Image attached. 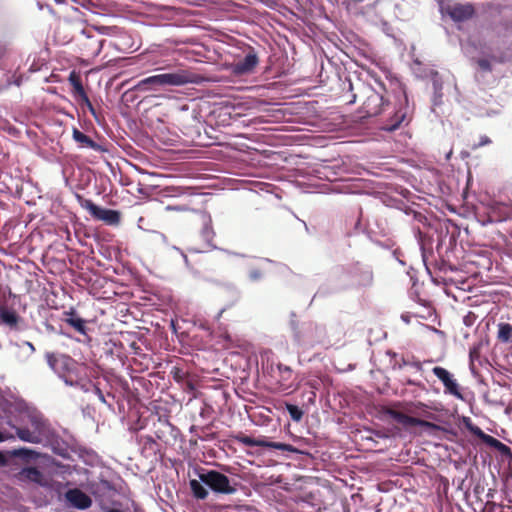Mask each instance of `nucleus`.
<instances>
[{
	"label": "nucleus",
	"mask_w": 512,
	"mask_h": 512,
	"mask_svg": "<svg viewBox=\"0 0 512 512\" xmlns=\"http://www.w3.org/2000/svg\"><path fill=\"white\" fill-rule=\"evenodd\" d=\"M17 438L31 444H42L51 437L47 419L36 409H27L19 416L18 423H9Z\"/></svg>",
	"instance_id": "f257e3e1"
},
{
	"label": "nucleus",
	"mask_w": 512,
	"mask_h": 512,
	"mask_svg": "<svg viewBox=\"0 0 512 512\" xmlns=\"http://www.w3.org/2000/svg\"><path fill=\"white\" fill-rule=\"evenodd\" d=\"M198 478L199 480L191 479L189 482L193 496L197 499L207 498L209 493L205 486L216 494L231 495L237 491V481L217 470L201 468L198 471Z\"/></svg>",
	"instance_id": "f03ea898"
},
{
	"label": "nucleus",
	"mask_w": 512,
	"mask_h": 512,
	"mask_svg": "<svg viewBox=\"0 0 512 512\" xmlns=\"http://www.w3.org/2000/svg\"><path fill=\"white\" fill-rule=\"evenodd\" d=\"M200 76L186 69L152 75L141 79L136 88L140 91H158L166 87H179L187 84H198Z\"/></svg>",
	"instance_id": "7ed1b4c3"
},
{
	"label": "nucleus",
	"mask_w": 512,
	"mask_h": 512,
	"mask_svg": "<svg viewBox=\"0 0 512 512\" xmlns=\"http://www.w3.org/2000/svg\"><path fill=\"white\" fill-rule=\"evenodd\" d=\"M359 88L365 98L361 107V112L364 116H377L390 108L389 102L385 100L382 93L376 91L371 86H366L362 83H358L357 89Z\"/></svg>",
	"instance_id": "20e7f679"
},
{
	"label": "nucleus",
	"mask_w": 512,
	"mask_h": 512,
	"mask_svg": "<svg viewBox=\"0 0 512 512\" xmlns=\"http://www.w3.org/2000/svg\"><path fill=\"white\" fill-rule=\"evenodd\" d=\"M293 338L299 347L309 348L321 342L324 337V329L316 323L304 322L300 326L291 321Z\"/></svg>",
	"instance_id": "39448f33"
},
{
	"label": "nucleus",
	"mask_w": 512,
	"mask_h": 512,
	"mask_svg": "<svg viewBox=\"0 0 512 512\" xmlns=\"http://www.w3.org/2000/svg\"><path fill=\"white\" fill-rule=\"evenodd\" d=\"M512 217V205L509 203L491 200L487 203L485 211L477 214L482 226L500 223Z\"/></svg>",
	"instance_id": "423d86ee"
},
{
	"label": "nucleus",
	"mask_w": 512,
	"mask_h": 512,
	"mask_svg": "<svg viewBox=\"0 0 512 512\" xmlns=\"http://www.w3.org/2000/svg\"><path fill=\"white\" fill-rule=\"evenodd\" d=\"M408 97L405 92L398 101V105L393 108L386 122L383 124L382 129L386 131H395L409 116Z\"/></svg>",
	"instance_id": "0eeeda50"
},
{
	"label": "nucleus",
	"mask_w": 512,
	"mask_h": 512,
	"mask_svg": "<svg viewBox=\"0 0 512 512\" xmlns=\"http://www.w3.org/2000/svg\"><path fill=\"white\" fill-rule=\"evenodd\" d=\"M79 203L82 208L89 211V213L97 220H102L108 224H116L120 220L119 212L111 209L102 208L90 199H84L81 196H77Z\"/></svg>",
	"instance_id": "6e6552de"
},
{
	"label": "nucleus",
	"mask_w": 512,
	"mask_h": 512,
	"mask_svg": "<svg viewBox=\"0 0 512 512\" xmlns=\"http://www.w3.org/2000/svg\"><path fill=\"white\" fill-rule=\"evenodd\" d=\"M48 366L59 376L63 377L66 373L73 372L76 369L75 360L61 353H46Z\"/></svg>",
	"instance_id": "1a4fd4ad"
},
{
	"label": "nucleus",
	"mask_w": 512,
	"mask_h": 512,
	"mask_svg": "<svg viewBox=\"0 0 512 512\" xmlns=\"http://www.w3.org/2000/svg\"><path fill=\"white\" fill-rule=\"evenodd\" d=\"M446 0H437L442 13L448 14L455 22H463L473 17L475 10L472 4H445Z\"/></svg>",
	"instance_id": "9d476101"
},
{
	"label": "nucleus",
	"mask_w": 512,
	"mask_h": 512,
	"mask_svg": "<svg viewBox=\"0 0 512 512\" xmlns=\"http://www.w3.org/2000/svg\"><path fill=\"white\" fill-rule=\"evenodd\" d=\"M328 284L331 286L332 292H336L351 286L352 270H350V267H335L330 273Z\"/></svg>",
	"instance_id": "9b49d317"
},
{
	"label": "nucleus",
	"mask_w": 512,
	"mask_h": 512,
	"mask_svg": "<svg viewBox=\"0 0 512 512\" xmlns=\"http://www.w3.org/2000/svg\"><path fill=\"white\" fill-rule=\"evenodd\" d=\"M237 441L248 447H266L287 452H297V449L286 443L268 441L265 437L255 439L247 435L238 436Z\"/></svg>",
	"instance_id": "f8f14e48"
},
{
	"label": "nucleus",
	"mask_w": 512,
	"mask_h": 512,
	"mask_svg": "<svg viewBox=\"0 0 512 512\" xmlns=\"http://www.w3.org/2000/svg\"><path fill=\"white\" fill-rule=\"evenodd\" d=\"M432 372L443 383L445 393L453 395L458 399H463L457 381L447 369L436 366L432 369Z\"/></svg>",
	"instance_id": "ddd939ff"
},
{
	"label": "nucleus",
	"mask_w": 512,
	"mask_h": 512,
	"mask_svg": "<svg viewBox=\"0 0 512 512\" xmlns=\"http://www.w3.org/2000/svg\"><path fill=\"white\" fill-rule=\"evenodd\" d=\"M388 415L394 421H396L397 423H400L404 426H419V427L433 429V430L441 429L440 426L435 423H432V422H429V421H426L423 419H419L416 417H412V416L406 415V414L396 411V410H392V409L389 410Z\"/></svg>",
	"instance_id": "4468645a"
},
{
	"label": "nucleus",
	"mask_w": 512,
	"mask_h": 512,
	"mask_svg": "<svg viewBox=\"0 0 512 512\" xmlns=\"http://www.w3.org/2000/svg\"><path fill=\"white\" fill-rule=\"evenodd\" d=\"M259 60L257 54L252 50L248 52L244 58L234 62L231 65V72L236 76L250 74L254 71Z\"/></svg>",
	"instance_id": "2eb2a0df"
},
{
	"label": "nucleus",
	"mask_w": 512,
	"mask_h": 512,
	"mask_svg": "<svg viewBox=\"0 0 512 512\" xmlns=\"http://www.w3.org/2000/svg\"><path fill=\"white\" fill-rule=\"evenodd\" d=\"M0 324L8 328L10 331H20L23 328V320L16 311L1 307L0 308Z\"/></svg>",
	"instance_id": "dca6fc26"
},
{
	"label": "nucleus",
	"mask_w": 512,
	"mask_h": 512,
	"mask_svg": "<svg viewBox=\"0 0 512 512\" xmlns=\"http://www.w3.org/2000/svg\"><path fill=\"white\" fill-rule=\"evenodd\" d=\"M65 498L72 507L80 510H85L92 505L90 496L78 488L69 489L65 493Z\"/></svg>",
	"instance_id": "f3484780"
},
{
	"label": "nucleus",
	"mask_w": 512,
	"mask_h": 512,
	"mask_svg": "<svg viewBox=\"0 0 512 512\" xmlns=\"http://www.w3.org/2000/svg\"><path fill=\"white\" fill-rule=\"evenodd\" d=\"M352 270V285L368 286L373 281V273L367 266L359 264L350 266Z\"/></svg>",
	"instance_id": "a211bd4d"
},
{
	"label": "nucleus",
	"mask_w": 512,
	"mask_h": 512,
	"mask_svg": "<svg viewBox=\"0 0 512 512\" xmlns=\"http://www.w3.org/2000/svg\"><path fill=\"white\" fill-rule=\"evenodd\" d=\"M202 219V229H201V237L206 243L208 249L214 250L218 249L216 245L213 243V239L215 237V232L212 227V218L211 215L206 212H201Z\"/></svg>",
	"instance_id": "6ab92c4d"
},
{
	"label": "nucleus",
	"mask_w": 512,
	"mask_h": 512,
	"mask_svg": "<svg viewBox=\"0 0 512 512\" xmlns=\"http://www.w3.org/2000/svg\"><path fill=\"white\" fill-rule=\"evenodd\" d=\"M19 477L21 480L33 482L40 486H46V480L42 472L36 467H26L22 468L19 472Z\"/></svg>",
	"instance_id": "aec40b11"
},
{
	"label": "nucleus",
	"mask_w": 512,
	"mask_h": 512,
	"mask_svg": "<svg viewBox=\"0 0 512 512\" xmlns=\"http://www.w3.org/2000/svg\"><path fill=\"white\" fill-rule=\"evenodd\" d=\"M72 136H73L74 141L79 143L81 147L90 148L94 151L100 150V145L97 144L94 140H92L89 136H87L80 130L74 128Z\"/></svg>",
	"instance_id": "412c9836"
},
{
	"label": "nucleus",
	"mask_w": 512,
	"mask_h": 512,
	"mask_svg": "<svg viewBox=\"0 0 512 512\" xmlns=\"http://www.w3.org/2000/svg\"><path fill=\"white\" fill-rule=\"evenodd\" d=\"M497 328V339L501 343H512V324L500 322Z\"/></svg>",
	"instance_id": "4be33fe9"
},
{
	"label": "nucleus",
	"mask_w": 512,
	"mask_h": 512,
	"mask_svg": "<svg viewBox=\"0 0 512 512\" xmlns=\"http://www.w3.org/2000/svg\"><path fill=\"white\" fill-rule=\"evenodd\" d=\"M66 323L73 327L80 334L86 335L87 329L85 325V320L76 315L74 312L68 314V317L66 318Z\"/></svg>",
	"instance_id": "5701e85b"
},
{
	"label": "nucleus",
	"mask_w": 512,
	"mask_h": 512,
	"mask_svg": "<svg viewBox=\"0 0 512 512\" xmlns=\"http://www.w3.org/2000/svg\"><path fill=\"white\" fill-rule=\"evenodd\" d=\"M11 455L26 461L34 460L39 457V453L33 449L21 447L11 451Z\"/></svg>",
	"instance_id": "b1692460"
},
{
	"label": "nucleus",
	"mask_w": 512,
	"mask_h": 512,
	"mask_svg": "<svg viewBox=\"0 0 512 512\" xmlns=\"http://www.w3.org/2000/svg\"><path fill=\"white\" fill-rule=\"evenodd\" d=\"M46 442H50L52 451L63 457L66 458L69 455L68 447L64 442H60L58 439L53 438V432L51 431V437Z\"/></svg>",
	"instance_id": "393cba45"
},
{
	"label": "nucleus",
	"mask_w": 512,
	"mask_h": 512,
	"mask_svg": "<svg viewBox=\"0 0 512 512\" xmlns=\"http://www.w3.org/2000/svg\"><path fill=\"white\" fill-rule=\"evenodd\" d=\"M69 82L73 87L74 90V96L79 99H86V92L84 90V87L80 81V79L75 76L74 74H71L69 76Z\"/></svg>",
	"instance_id": "a878e982"
},
{
	"label": "nucleus",
	"mask_w": 512,
	"mask_h": 512,
	"mask_svg": "<svg viewBox=\"0 0 512 512\" xmlns=\"http://www.w3.org/2000/svg\"><path fill=\"white\" fill-rule=\"evenodd\" d=\"M488 440H489V443L487 444L488 446L496 449L497 451H499L504 456H510L511 455V449L506 444L502 443L501 441H499L495 437H492L491 439H488Z\"/></svg>",
	"instance_id": "bb28decb"
},
{
	"label": "nucleus",
	"mask_w": 512,
	"mask_h": 512,
	"mask_svg": "<svg viewBox=\"0 0 512 512\" xmlns=\"http://www.w3.org/2000/svg\"><path fill=\"white\" fill-rule=\"evenodd\" d=\"M83 390L85 392H89V391H92L96 396L97 398L99 399V401H101L103 404H106L108 405L109 407L112 406L111 403H107V400H106V397L105 395L103 394V392L101 391V389L96 386L95 384L93 383H89V387H85V385L82 386Z\"/></svg>",
	"instance_id": "cd10ccee"
},
{
	"label": "nucleus",
	"mask_w": 512,
	"mask_h": 512,
	"mask_svg": "<svg viewBox=\"0 0 512 512\" xmlns=\"http://www.w3.org/2000/svg\"><path fill=\"white\" fill-rule=\"evenodd\" d=\"M286 410L290 418L295 422H299L303 417V411L297 405L286 404Z\"/></svg>",
	"instance_id": "c85d7f7f"
},
{
	"label": "nucleus",
	"mask_w": 512,
	"mask_h": 512,
	"mask_svg": "<svg viewBox=\"0 0 512 512\" xmlns=\"http://www.w3.org/2000/svg\"><path fill=\"white\" fill-rule=\"evenodd\" d=\"M469 432H471L473 435L481 439L485 444H488V439H491L493 437L491 435L486 434L480 427L476 425L469 426Z\"/></svg>",
	"instance_id": "c756f323"
},
{
	"label": "nucleus",
	"mask_w": 512,
	"mask_h": 512,
	"mask_svg": "<svg viewBox=\"0 0 512 512\" xmlns=\"http://www.w3.org/2000/svg\"><path fill=\"white\" fill-rule=\"evenodd\" d=\"M277 369L280 374L281 381H283V385H286V382H288L292 376V370L289 366L278 364Z\"/></svg>",
	"instance_id": "7c9ffc66"
},
{
	"label": "nucleus",
	"mask_w": 512,
	"mask_h": 512,
	"mask_svg": "<svg viewBox=\"0 0 512 512\" xmlns=\"http://www.w3.org/2000/svg\"><path fill=\"white\" fill-rule=\"evenodd\" d=\"M431 81L433 86V91H442L443 89V82L438 72L433 71L431 73Z\"/></svg>",
	"instance_id": "2f4dec72"
},
{
	"label": "nucleus",
	"mask_w": 512,
	"mask_h": 512,
	"mask_svg": "<svg viewBox=\"0 0 512 512\" xmlns=\"http://www.w3.org/2000/svg\"><path fill=\"white\" fill-rule=\"evenodd\" d=\"M262 261L273 264L276 271L280 274L286 275L287 273H290L289 267L283 263H276L268 258H263Z\"/></svg>",
	"instance_id": "473e14b6"
},
{
	"label": "nucleus",
	"mask_w": 512,
	"mask_h": 512,
	"mask_svg": "<svg viewBox=\"0 0 512 512\" xmlns=\"http://www.w3.org/2000/svg\"><path fill=\"white\" fill-rule=\"evenodd\" d=\"M443 102V93L442 91H433L432 97V111L437 113L436 108L440 106Z\"/></svg>",
	"instance_id": "72a5a7b5"
},
{
	"label": "nucleus",
	"mask_w": 512,
	"mask_h": 512,
	"mask_svg": "<svg viewBox=\"0 0 512 512\" xmlns=\"http://www.w3.org/2000/svg\"><path fill=\"white\" fill-rule=\"evenodd\" d=\"M248 278L251 282L260 281L263 278V273L258 268H252L248 273Z\"/></svg>",
	"instance_id": "f704fd0d"
},
{
	"label": "nucleus",
	"mask_w": 512,
	"mask_h": 512,
	"mask_svg": "<svg viewBox=\"0 0 512 512\" xmlns=\"http://www.w3.org/2000/svg\"><path fill=\"white\" fill-rule=\"evenodd\" d=\"M477 64L480 67V69L483 71H487V72L492 71V66H491L489 60H487V59L481 58L477 61Z\"/></svg>",
	"instance_id": "c9c22d12"
},
{
	"label": "nucleus",
	"mask_w": 512,
	"mask_h": 512,
	"mask_svg": "<svg viewBox=\"0 0 512 512\" xmlns=\"http://www.w3.org/2000/svg\"><path fill=\"white\" fill-rule=\"evenodd\" d=\"M389 355H391L393 358H394V361H393V368L396 369V368H399L401 369L402 367H404L405 365H403V362H402V357H398V355L396 353H391V352H388Z\"/></svg>",
	"instance_id": "e433bc0d"
},
{
	"label": "nucleus",
	"mask_w": 512,
	"mask_h": 512,
	"mask_svg": "<svg viewBox=\"0 0 512 512\" xmlns=\"http://www.w3.org/2000/svg\"><path fill=\"white\" fill-rule=\"evenodd\" d=\"M347 84H348V89L351 92L350 99L347 101V103L354 104L357 99V94L353 92L355 89V86L353 85V83L350 80H348Z\"/></svg>",
	"instance_id": "4c0bfd02"
},
{
	"label": "nucleus",
	"mask_w": 512,
	"mask_h": 512,
	"mask_svg": "<svg viewBox=\"0 0 512 512\" xmlns=\"http://www.w3.org/2000/svg\"><path fill=\"white\" fill-rule=\"evenodd\" d=\"M402 362H403V365L409 366V367L415 369L416 371L422 370V364L418 361L409 362V361H406L405 359H402Z\"/></svg>",
	"instance_id": "58836bf2"
},
{
	"label": "nucleus",
	"mask_w": 512,
	"mask_h": 512,
	"mask_svg": "<svg viewBox=\"0 0 512 512\" xmlns=\"http://www.w3.org/2000/svg\"><path fill=\"white\" fill-rule=\"evenodd\" d=\"M165 209L167 211H178V212L189 210V208L185 205H168L165 207Z\"/></svg>",
	"instance_id": "ea45409f"
},
{
	"label": "nucleus",
	"mask_w": 512,
	"mask_h": 512,
	"mask_svg": "<svg viewBox=\"0 0 512 512\" xmlns=\"http://www.w3.org/2000/svg\"><path fill=\"white\" fill-rule=\"evenodd\" d=\"M80 100L87 106V108L91 112V114L96 117V111H95L91 101L89 100L88 96L86 95V99H80Z\"/></svg>",
	"instance_id": "a19ab883"
},
{
	"label": "nucleus",
	"mask_w": 512,
	"mask_h": 512,
	"mask_svg": "<svg viewBox=\"0 0 512 512\" xmlns=\"http://www.w3.org/2000/svg\"><path fill=\"white\" fill-rule=\"evenodd\" d=\"M469 357H470V362H473V363H475V361L479 359V353H478L477 348H473L470 350Z\"/></svg>",
	"instance_id": "79ce46f5"
},
{
	"label": "nucleus",
	"mask_w": 512,
	"mask_h": 512,
	"mask_svg": "<svg viewBox=\"0 0 512 512\" xmlns=\"http://www.w3.org/2000/svg\"><path fill=\"white\" fill-rule=\"evenodd\" d=\"M490 143H491L490 138L488 136L484 135V136L480 137V141L477 145H475V147H482V146L488 145Z\"/></svg>",
	"instance_id": "37998d69"
},
{
	"label": "nucleus",
	"mask_w": 512,
	"mask_h": 512,
	"mask_svg": "<svg viewBox=\"0 0 512 512\" xmlns=\"http://www.w3.org/2000/svg\"><path fill=\"white\" fill-rule=\"evenodd\" d=\"M474 314L469 313L467 316L464 317L463 322L466 326H471L473 324Z\"/></svg>",
	"instance_id": "c03bdc74"
},
{
	"label": "nucleus",
	"mask_w": 512,
	"mask_h": 512,
	"mask_svg": "<svg viewBox=\"0 0 512 512\" xmlns=\"http://www.w3.org/2000/svg\"><path fill=\"white\" fill-rule=\"evenodd\" d=\"M405 383L407 385H410V386H417V387H420V388L424 389V385L420 381H416V380H413V379H407L405 381Z\"/></svg>",
	"instance_id": "a18cd8bd"
},
{
	"label": "nucleus",
	"mask_w": 512,
	"mask_h": 512,
	"mask_svg": "<svg viewBox=\"0 0 512 512\" xmlns=\"http://www.w3.org/2000/svg\"><path fill=\"white\" fill-rule=\"evenodd\" d=\"M220 250L223 251L228 256L245 257L244 254H240V253H237V252H234L231 250H227V249H220Z\"/></svg>",
	"instance_id": "49530a36"
},
{
	"label": "nucleus",
	"mask_w": 512,
	"mask_h": 512,
	"mask_svg": "<svg viewBox=\"0 0 512 512\" xmlns=\"http://www.w3.org/2000/svg\"><path fill=\"white\" fill-rule=\"evenodd\" d=\"M470 371L475 378H478L479 374L476 370L475 363H473V362H470Z\"/></svg>",
	"instance_id": "de8ad7c7"
},
{
	"label": "nucleus",
	"mask_w": 512,
	"mask_h": 512,
	"mask_svg": "<svg viewBox=\"0 0 512 512\" xmlns=\"http://www.w3.org/2000/svg\"><path fill=\"white\" fill-rule=\"evenodd\" d=\"M463 423L465 425V427L467 428V430L469 431V426H474V424L472 423L471 419L469 417H464L463 418Z\"/></svg>",
	"instance_id": "09e8293b"
},
{
	"label": "nucleus",
	"mask_w": 512,
	"mask_h": 512,
	"mask_svg": "<svg viewBox=\"0 0 512 512\" xmlns=\"http://www.w3.org/2000/svg\"><path fill=\"white\" fill-rule=\"evenodd\" d=\"M7 465V459L5 455L0 451V467Z\"/></svg>",
	"instance_id": "8fccbe9b"
},
{
	"label": "nucleus",
	"mask_w": 512,
	"mask_h": 512,
	"mask_svg": "<svg viewBox=\"0 0 512 512\" xmlns=\"http://www.w3.org/2000/svg\"><path fill=\"white\" fill-rule=\"evenodd\" d=\"M60 378L63 379L65 384L68 386H74L76 384L74 381L69 380L65 375H63V377Z\"/></svg>",
	"instance_id": "3c124183"
},
{
	"label": "nucleus",
	"mask_w": 512,
	"mask_h": 512,
	"mask_svg": "<svg viewBox=\"0 0 512 512\" xmlns=\"http://www.w3.org/2000/svg\"><path fill=\"white\" fill-rule=\"evenodd\" d=\"M326 291L324 287H320L319 290L315 293L314 297H317L319 295H325Z\"/></svg>",
	"instance_id": "603ef678"
},
{
	"label": "nucleus",
	"mask_w": 512,
	"mask_h": 512,
	"mask_svg": "<svg viewBox=\"0 0 512 512\" xmlns=\"http://www.w3.org/2000/svg\"><path fill=\"white\" fill-rule=\"evenodd\" d=\"M24 344L30 349L32 353L35 351V347L31 342L26 341Z\"/></svg>",
	"instance_id": "864d4df0"
},
{
	"label": "nucleus",
	"mask_w": 512,
	"mask_h": 512,
	"mask_svg": "<svg viewBox=\"0 0 512 512\" xmlns=\"http://www.w3.org/2000/svg\"><path fill=\"white\" fill-rule=\"evenodd\" d=\"M402 320L406 323H409L410 322V316L409 315H406V314H403L401 316Z\"/></svg>",
	"instance_id": "5fc2aeb1"
},
{
	"label": "nucleus",
	"mask_w": 512,
	"mask_h": 512,
	"mask_svg": "<svg viewBox=\"0 0 512 512\" xmlns=\"http://www.w3.org/2000/svg\"><path fill=\"white\" fill-rule=\"evenodd\" d=\"M104 511L105 512H123L122 510L115 509V508H106Z\"/></svg>",
	"instance_id": "6e6d98bb"
},
{
	"label": "nucleus",
	"mask_w": 512,
	"mask_h": 512,
	"mask_svg": "<svg viewBox=\"0 0 512 512\" xmlns=\"http://www.w3.org/2000/svg\"><path fill=\"white\" fill-rule=\"evenodd\" d=\"M181 255H182L183 259H184L185 264L188 265L189 261H188L187 255L184 254L183 252H181Z\"/></svg>",
	"instance_id": "4d7b16f0"
},
{
	"label": "nucleus",
	"mask_w": 512,
	"mask_h": 512,
	"mask_svg": "<svg viewBox=\"0 0 512 512\" xmlns=\"http://www.w3.org/2000/svg\"><path fill=\"white\" fill-rule=\"evenodd\" d=\"M5 441V437L3 436V434L0 432V442H3Z\"/></svg>",
	"instance_id": "13d9d810"
},
{
	"label": "nucleus",
	"mask_w": 512,
	"mask_h": 512,
	"mask_svg": "<svg viewBox=\"0 0 512 512\" xmlns=\"http://www.w3.org/2000/svg\"><path fill=\"white\" fill-rule=\"evenodd\" d=\"M451 154H452V151H449V152L447 153V155H446V159H447V160H449V159H450Z\"/></svg>",
	"instance_id": "bf43d9fd"
}]
</instances>
